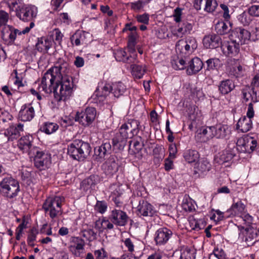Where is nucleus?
Returning a JSON list of instances; mask_svg holds the SVG:
<instances>
[{"label": "nucleus", "mask_w": 259, "mask_h": 259, "mask_svg": "<svg viewBox=\"0 0 259 259\" xmlns=\"http://www.w3.org/2000/svg\"><path fill=\"white\" fill-rule=\"evenodd\" d=\"M68 67V64L63 60L60 59L54 66L49 69L43 75L38 89L39 92L46 94L54 93L56 88V82L59 78V71H65Z\"/></svg>", "instance_id": "obj_1"}, {"label": "nucleus", "mask_w": 259, "mask_h": 259, "mask_svg": "<svg viewBox=\"0 0 259 259\" xmlns=\"http://www.w3.org/2000/svg\"><path fill=\"white\" fill-rule=\"evenodd\" d=\"M139 122L137 120H132L131 122L125 123L120 127L119 132L116 133L112 139L114 148L123 149L126 145L127 139L133 138L139 132Z\"/></svg>", "instance_id": "obj_2"}, {"label": "nucleus", "mask_w": 259, "mask_h": 259, "mask_svg": "<svg viewBox=\"0 0 259 259\" xmlns=\"http://www.w3.org/2000/svg\"><path fill=\"white\" fill-rule=\"evenodd\" d=\"M68 69L65 71H59V78L56 82L54 98L56 101H65L71 96L74 84L71 77L66 75Z\"/></svg>", "instance_id": "obj_3"}, {"label": "nucleus", "mask_w": 259, "mask_h": 259, "mask_svg": "<svg viewBox=\"0 0 259 259\" xmlns=\"http://www.w3.org/2000/svg\"><path fill=\"white\" fill-rule=\"evenodd\" d=\"M91 148L89 143L76 139L68 145L67 153L73 159L83 160L90 154Z\"/></svg>", "instance_id": "obj_4"}, {"label": "nucleus", "mask_w": 259, "mask_h": 259, "mask_svg": "<svg viewBox=\"0 0 259 259\" xmlns=\"http://www.w3.org/2000/svg\"><path fill=\"white\" fill-rule=\"evenodd\" d=\"M20 190L19 182L11 176L5 177L0 181V194L8 199L16 197Z\"/></svg>", "instance_id": "obj_5"}, {"label": "nucleus", "mask_w": 259, "mask_h": 259, "mask_svg": "<svg viewBox=\"0 0 259 259\" xmlns=\"http://www.w3.org/2000/svg\"><path fill=\"white\" fill-rule=\"evenodd\" d=\"M64 198L59 196L50 197L46 199L43 204L42 208L46 214L54 220L57 219L63 213L62 203Z\"/></svg>", "instance_id": "obj_6"}, {"label": "nucleus", "mask_w": 259, "mask_h": 259, "mask_svg": "<svg viewBox=\"0 0 259 259\" xmlns=\"http://www.w3.org/2000/svg\"><path fill=\"white\" fill-rule=\"evenodd\" d=\"M15 15L20 20L24 22H33L36 17L37 8L34 5L24 4L18 5L15 10Z\"/></svg>", "instance_id": "obj_7"}, {"label": "nucleus", "mask_w": 259, "mask_h": 259, "mask_svg": "<svg viewBox=\"0 0 259 259\" xmlns=\"http://www.w3.org/2000/svg\"><path fill=\"white\" fill-rule=\"evenodd\" d=\"M239 232V239L245 246H251L258 241L256 229L254 227H242L237 226Z\"/></svg>", "instance_id": "obj_8"}, {"label": "nucleus", "mask_w": 259, "mask_h": 259, "mask_svg": "<svg viewBox=\"0 0 259 259\" xmlns=\"http://www.w3.org/2000/svg\"><path fill=\"white\" fill-rule=\"evenodd\" d=\"M96 110L94 107H88L84 111L77 112L75 116V120L84 126L90 125L96 116Z\"/></svg>", "instance_id": "obj_9"}, {"label": "nucleus", "mask_w": 259, "mask_h": 259, "mask_svg": "<svg viewBox=\"0 0 259 259\" xmlns=\"http://www.w3.org/2000/svg\"><path fill=\"white\" fill-rule=\"evenodd\" d=\"M236 150L239 152H252L257 146V141L251 136L239 138L236 142Z\"/></svg>", "instance_id": "obj_10"}, {"label": "nucleus", "mask_w": 259, "mask_h": 259, "mask_svg": "<svg viewBox=\"0 0 259 259\" xmlns=\"http://www.w3.org/2000/svg\"><path fill=\"white\" fill-rule=\"evenodd\" d=\"M229 72L236 78L243 76L246 72L242 58H231L228 61Z\"/></svg>", "instance_id": "obj_11"}, {"label": "nucleus", "mask_w": 259, "mask_h": 259, "mask_svg": "<svg viewBox=\"0 0 259 259\" xmlns=\"http://www.w3.org/2000/svg\"><path fill=\"white\" fill-rule=\"evenodd\" d=\"M250 37V33L247 30L238 27L233 30L230 34V40L239 45L247 44Z\"/></svg>", "instance_id": "obj_12"}, {"label": "nucleus", "mask_w": 259, "mask_h": 259, "mask_svg": "<svg viewBox=\"0 0 259 259\" xmlns=\"http://www.w3.org/2000/svg\"><path fill=\"white\" fill-rule=\"evenodd\" d=\"M33 160L35 166L40 170L48 168L51 163L50 155L38 150L36 152Z\"/></svg>", "instance_id": "obj_13"}, {"label": "nucleus", "mask_w": 259, "mask_h": 259, "mask_svg": "<svg viewBox=\"0 0 259 259\" xmlns=\"http://www.w3.org/2000/svg\"><path fill=\"white\" fill-rule=\"evenodd\" d=\"M172 231L166 227L158 229L155 233L154 240L158 246L165 245L172 237Z\"/></svg>", "instance_id": "obj_14"}, {"label": "nucleus", "mask_w": 259, "mask_h": 259, "mask_svg": "<svg viewBox=\"0 0 259 259\" xmlns=\"http://www.w3.org/2000/svg\"><path fill=\"white\" fill-rule=\"evenodd\" d=\"M137 214L140 217H151L156 214L155 208L148 201L141 199L137 207Z\"/></svg>", "instance_id": "obj_15"}, {"label": "nucleus", "mask_w": 259, "mask_h": 259, "mask_svg": "<svg viewBox=\"0 0 259 259\" xmlns=\"http://www.w3.org/2000/svg\"><path fill=\"white\" fill-rule=\"evenodd\" d=\"M109 219L115 225L124 226L127 223L128 217L125 212L114 209L111 211Z\"/></svg>", "instance_id": "obj_16"}, {"label": "nucleus", "mask_w": 259, "mask_h": 259, "mask_svg": "<svg viewBox=\"0 0 259 259\" xmlns=\"http://www.w3.org/2000/svg\"><path fill=\"white\" fill-rule=\"evenodd\" d=\"M70 243L69 250L72 254L76 257L81 256L84 249V241L79 237H72Z\"/></svg>", "instance_id": "obj_17"}, {"label": "nucleus", "mask_w": 259, "mask_h": 259, "mask_svg": "<svg viewBox=\"0 0 259 259\" xmlns=\"http://www.w3.org/2000/svg\"><path fill=\"white\" fill-rule=\"evenodd\" d=\"M131 54L127 55L123 49L117 50L114 53L115 58L117 61H121L126 63H135L137 62V54L135 52L129 50Z\"/></svg>", "instance_id": "obj_18"}, {"label": "nucleus", "mask_w": 259, "mask_h": 259, "mask_svg": "<svg viewBox=\"0 0 259 259\" xmlns=\"http://www.w3.org/2000/svg\"><path fill=\"white\" fill-rule=\"evenodd\" d=\"M35 115L34 107L32 104H25L23 105L19 112L18 118L23 121L31 120Z\"/></svg>", "instance_id": "obj_19"}, {"label": "nucleus", "mask_w": 259, "mask_h": 259, "mask_svg": "<svg viewBox=\"0 0 259 259\" xmlns=\"http://www.w3.org/2000/svg\"><path fill=\"white\" fill-rule=\"evenodd\" d=\"M203 44L206 49H215L222 46V39L220 36L216 34L205 35L203 39Z\"/></svg>", "instance_id": "obj_20"}, {"label": "nucleus", "mask_w": 259, "mask_h": 259, "mask_svg": "<svg viewBox=\"0 0 259 259\" xmlns=\"http://www.w3.org/2000/svg\"><path fill=\"white\" fill-rule=\"evenodd\" d=\"M176 49L183 50L184 48L185 51L188 52H192L197 47V41L196 39L192 37L187 38L186 40L181 39L179 40L176 45Z\"/></svg>", "instance_id": "obj_21"}, {"label": "nucleus", "mask_w": 259, "mask_h": 259, "mask_svg": "<svg viewBox=\"0 0 259 259\" xmlns=\"http://www.w3.org/2000/svg\"><path fill=\"white\" fill-rule=\"evenodd\" d=\"M24 125L22 123H12L5 131L4 135L8 137V140L13 141L20 135V132L23 131Z\"/></svg>", "instance_id": "obj_22"}, {"label": "nucleus", "mask_w": 259, "mask_h": 259, "mask_svg": "<svg viewBox=\"0 0 259 259\" xmlns=\"http://www.w3.org/2000/svg\"><path fill=\"white\" fill-rule=\"evenodd\" d=\"M240 45L233 40L225 42L221 46L223 53L229 57H233L237 55L239 52Z\"/></svg>", "instance_id": "obj_23"}, {"label": "nucleus", "mask_w": 259, "mask_h": 259, "mask_svg": "<svg viewBox=\"0 0 259 259\" xmlns=\"http://www.w3.org/2000/svg\"><path fill=\"white\" fill-rule=\"evenodd\" d=\"M214 137L212 126L202 127L197 131L196 138L200 142L205 143Z\"/></svg>", "instance_id": "obj_24"}, {"label": "nucleus", "mask_w": 259, "mask_h": 259, "mask_svg": "<svg viewBox=\"0 0 259 259\" xmlns=\"http://www.w3.org/2000/svg\"><path fill=\"white\" fill-rule=\"evenodd\" d=\"M102 169L105 175L112 176L118 169V164L113 157H110L102 165Z\"/></svg>", "instance_id": "obj_25"}, {"label": "nucleus", "mask_w": 259, "mask_h": 259, "mask_svg": "<svg viewBox=\"0 0 259 259\" xmlns=\"http://www.w3.org/2000/svg\"><path fill=\"white\" fill-rule=\"evenodd\" d=\"M203 66L202 61L198 57H195L189 61L187 67V73L189 75L195 74L200 71Z\"/></svg>", "instance_id": "obj_26"}, {"label": "nucleus", "mask_w": 259, "mask_h": 259, "mask_svg": "<svg viewBox=\"0 0 259 259\" xmlns=\"http://www.w3.org/2000/svg\"><path fill=\"white\" fill-rule=\"evenodd\" d=\"M33 140L34 138L32 135H26L19 140L18 147L24 152H29L33 146Z\"/></svg>", "instance_id": "obj_27"}, {"label": "nucleus", "mask_w": 259, "mask_h": 259, "mask_svg": "<svg viewBox=\"0 0 259 259\" xmlns=\"http://www.w3.org/2000/svg\"><path fill=\"white\" fill-rule=\"evenodd\" d=\"M34 23L31 22L29 24V26L26 27L23 30L20 31L17 29L15 28L12 26L8 25V28H9V30L10 31V34L9 35V38L11 41H14L17 35H20L21 34H25L28 33L31 29L34 27Z\"/></svg>", "instance_id": "obj_28"}, {"label": "nucleus", "mask_w": 259, "mask_h": 259, "mask_svg": "<svg viewBox=\"0 0 259 259\" xmlns=\"http://www.w3.org/2000/svg\"><path fill=\"white\" fill-rule=\"evenodd\" d=\"M212 129L214 136L217 139H224L230 133L228 126L221 123L213 125Z\"/></svg>", "instance_id": "obj_29"}, {"label": "nucleus", "mask_w": 259, "mask_h": 259, "mask_svg": "<svg viewBox=\"0 0 259 259\" xmlns=\"http://www.w3.org/2000/svg\"><path fill=\"white\" fill-rule=\"evenodd\" d=\"M235 87L233 81L230 79H226L220 81L219 85V91L223 95H225L232 91Z\"/></svg>", "instance_id": "obj_30"}, {"label": "nucleus", "mask_w": 259, "mask_h": 259, "mask_svg": "<svg viewBox=\"0 0 259 259\" xmlns=\"http://www.w3.org/2000/svg\"><path fill=\"white\" fill-rule=\"evenodd\" d=\"M252 127L251 119L244 116L240 118L237 124L236 129L242 133L248 132Z\"/></svg>", "instance_id": "obj_31"}, {"label": "nucleus", "mask_w": 259, "mask_h": 259, "mask_svg": "<svg viewBox=\"0 0 259 259\" xmlns=\"http://www.w3.org/2000/svg\"><path fill=\"white\" fill-rule=\"evenodd\" d=\"M111 151V145L108 141L103 143L100 146L95 148V154L100 158H103L106 154H110Z\"/></svg>", "instance_id": "obj_32"}, {"label": "nucleus", "mask_w": 259, "mask_h": 259, "mask_svg": "<svg viewBox=\"0 0 259 259\" xmlns=\"http://www.w3.org/2000/svg\"><path fill=\"white\" fill-rule=\"evenodd\" d=\"M211 164L206 159H202L195 167V172L198 175H204L211 169Z\"/></svg>", "instance_id": "obj_33"}, {"label": "nucleus", "mask_w": 259, "mask_h": 259, "mask_svg": "<svg viewBox=\"0 0 259 259\" xmlns=\"http://www.w3.org/2000/svg\"><path fill=\"white\" fill-rule=\"evenodd\" d=\"M52 44L50 39L44 37L38 38L36 48L39 52L47 53L52 47Z\"/></svg>", "instance_id": "obj_34"}, {"label": "nucleus", "mask_w": 259, "mask_h": 259, "mask_svg": "<svg viewBox=\"0 0 259 259\" xmlns=\"http://www.w3.org/2000/svg\"><path fill=\"white\" fill-rule=\"evenodd\" d=\"M232 28V24L230 22L221 21H219L215 25V30L218 35H224L229 32Z\"/></svg>", "instance_id": "obj_35"}, {"label": "nucleus", "mask_w": 259, "mask_h": 259, "mask_svg": "<svg viewBox=\"0 0 259 259\" xmlns=\"http://www.w3.org/2000/svg\"><path fill=\"white\" fill-rule=\"evenodd\" d=\"M59 128V125L55 122H46L40 127L39 130L47 135H51L56 132Z\"/></svg>", "instance_id": "obj_36"}, {"label": "nucleus", "mask_w": 259, "mask_h": 259, "mask_svg": "<svg viewBox=\"0 0 259 259\" xmlns=\"http://www.w3.org/2000/svg\"><path fill=\"white\" fill-rule=\"evenodd\" d=\"M183 157L188 163H192L198 161L199 158V154L196 150L189 149L184 152Z\"/></svg>", "instance_id": "obj_37"}, {"label": "nucleus", "mask_w": 259, "mask_h": 259, "mask_svg": "<svg viewBox=\"0 0 259 259\" xmlns=\"http://www.w3.org/2000/svg\"><path fill=\"white\" fill-rule=\"evenodd\" d=\"M245 206L240 200L237 202L234 201L230 208L232 214L239 215V217L245 213Z\"/></svg>", "instance_id": "obj_38"}, {"label": "nucleus", "mask_w": 259, "mask_h": 259, "mask_svg": "<svg viewBox=\"0 0 259 259\" xmlns=\"http://www.w3.org/2000/svg\"><path fill=\"white\" fill-rule=\"evenodd\" d=\"M109 219H103L102 221H97L95 223V228L100 232H102L104 230H111L113 228L114 225Z\"/></svg>", "instance_id": "obj_39"}, {"label": "nucleus", "mask_w": 259, "mask_h": 259, "mask_svg": "<svg viewBox=\"0 0 259 259\" xmlns=\"http://www.w3.org/2000/svg\"><path fill=\"white\" fill-rule=\"evenodd\" d=\"M112 92V84L102 83L96 91V95L100 97H106Z\"/></svg>", "instance_id": "obj_40"}, {"label": "nucleus", "mask_w": 259, "mask_h": 259, "mask_svg": "<svg viewBox=\"0 0 259 259\" xmlns=\"http://www.w3.org/2000/svg\"><path fill=\"white\" fill-rule=\"evenodd\" d=\"M126 88L121 82H115L112 84V94L115 98H118L126 91Z\"/></svg>", "instance_id": "obj_41"}, {"label": "nucleus", "mask_w": 259, "mask_h": 259, "mask_svg": "<svg viewBox=\"0 0 259 259\" xmlns=\"http://www.w3.org/2000/svg\"><path fill=\"white\" fill-rule=\"evenodd\" d=\"M100 181V178L97 175H92L82 182V185H85V188L93 189L96 185Z\"/></svg>", "instance_id": "obj_42"}, {"label": "nucleus", "mask_w": 259, "mask_h": 259, "mask_svg": "<svg viewBox=\"0 0 259 259\" xmlns=\"http://www.w3.org/2000/svg\"><path fill=\"white\" fill-rule=\"evenodd\" d=\"M85 39V32L82 31H77L72 36L70 37L71 42L72 45L75 44L78 46L81 44L83 43Z\"/></svg>", "instance_id": "obj_43"}, {"label": "nucleus", "mask_w": 259, "mask_h": 259, "mask_svg": "<svg viewBox=\"0 0 259 259\" xmlns=\"http://www.w3.org/2000/svg\"><path fill=\"white\" fill-rule=\"evenodd\" d=\"M235 148L233 149H226L220 155V160L222 162H227L231 160L236 155Z\"/></svg>", "instance_id": "obj_44"}, {"label": "nucleus", "mask_w": 259, "mask_h": 259, "mask_svg": "<svg viewBox=\"0 0 259 259\" xmlns=\"http://www.w3.org/2000/svg\"><path fill=\"white\" fill-rule=\"evenodd\" d=\"M182 206L183 208L187 211H192L195 209V202L189 196H184Z\"/></svg>", "instance_id": "obj_45"}, {"label": "nucleus", "mask_w": 259, "mask_h": 259, "mask_svg": "<svg viewBox=\"0 0 259 259\" xmlns=\"http://www.w3.org/2000/svg\"><path fill=\"white\" fill-rule=\"evenodd\" d=\"M131 68L133 76L136 78H141L145 72V67L141 65L132 64Z\"/></svg>", "instance_id": "obj_46"}, {"label": "nucleus", "mask_w": 259, "mask_h": 259, "mask_svg": "<svg viewBox=\"0 0 259 259\" xmlns=\"http://www.w3.org/2000/svg\"><path fill=\"white\" fill-rule=\"evenodd\" d=\"M138 37L137 31H133L128 33V49L129 50L135 52V46L137 43Z\"/></svg>", "instance_id": "obj_47"}, {"label": "nucleus", "mask_w": 259, "mask_h": 259, "mask_svg": "<svg viewBox=\"0 0 259 259\" xmlns=\"http://www.w3.org/2000/svg\"><path fill=\"white\" fill-rule=\"evenodd\" d=\"M220 60L217 58L208 59L206 61L207 67L206 70H214L220 66Z\"/></svg>", "instance_id": "obj_48"}, {"label": "nucleus", "mask_w": 259, "mask_h": 259, "mask_svg": "<svg viewBox=\"0 0 259 259\" xmlns=\"http://www.w3.org/2000/svg\"><path fill=\"white\" fill-rule=\"evenodd\" d=\"M240 219H242V223L239 225L242 227H253L252 226L253 217L248 213H245L242 214L240 216Z\"/></svg>", "instance_id": "obj_49"}, {"label": "nucleus", "mask_w": 259, "mask_h": 259, "mask_svg": "<svg viewBox=\"0 0 259 259\" xmlns=\"http://www.w3.org/2000/svg\"><path fill=\"white\" fill-rule=\"evenodd\" d=\"M218 6L216 0H206V4L203 8V10L207 13H212Z\"/></svg>", "instance_id": "obj_50"}, {"label": "nucleus", "mask_w": 259, "mask_h": 259, "mask_svg": "<svg viewBox=\"0 0 259 259\" xmlns=\"http://www.w3.org/2000/svg\"><path fill=\"white\" fill-rule=\"evenodd\" d=\"M189 224L192 229L197 231L202 229L204 226L203 221L201 219H192L190 220Z\"/></svg>", "instance_id": "obj_51"}, {"label": "nucleus", "mask_w": 259, "mask_h": 259, "mask_svg": "<svg viewBox=\"0 0 259 259\" xmlns=\"http://www.w3.org/2000/svg\"><path fill=\"white\" fill-rule=\"evenodd\" d=\"M81 234L82 237L89 241H92L96 239L97 234L92 229H88L82 231Z\"/></svg>", "instance_id": "obj_52"}, {"label": "nucleus", "mask_w": 259, "mask_h": 259, "mask_svg": "<svg viewBox=\"0 0 259 259\" xmlns=\"http://www.w3.org/2000/svg\"><path fill=\"white\" fill-rule=\"evenodd\" d=\"M238 19L239 22L244 26L248 25L252 21L250 15L245 12H243L239 15Z\"/></svg>", "instance_id": "obj_53"}, {"label": "nucleus", "mask_w": 259, "mask_h": 259, "mask_svg": "<svg viewBox=\"0 0 259 259\" xmlns=\"http://www.w3.org/2000/svg\"><path fill=\"white\" fill-rule=\"evenodd\" d=\"M214 257L217 259H225V254L223 250L221 248H215L210 254L209 259H214Z\"/></svg>", "instance_id": "obj_54"}, {"label": "nucleus", "mask_w": 259, "mask_h": 259, "mask_svg": "<svg viewBox=\"0 0 259 259\" xmlns=\"http://www.w3.org/2000/svg\"><path fill=\"white\" fill-rule=\"evenodd\" d=\"M193 251L188 248H185L181 250L180 259H194Z\"/></svg>", "instance_id": "obj_55"}, {"label": "nucleus", "mask_w": 259, "mask_h": 259, "mask_svg": "<svg viewBox=\"0 0 259 259\" xmlns=\"http://www.w3.org/2000/svg\"><path fill=\"white\" fill-rule=\"evenodd\" d=\"M107 208V203L104 201H98L95 206V209L102 214L106 211Z\"/></svg>", "instance_id": "obj_56"}, {"label": "nucleus", "mask_w": 259, "mask_h": 259, "mask_svg": "<svg viewBox=\"0 0 259 259\" xmlns=\"http://www.w3.org/2000/svg\"><path fill=\"white\" fill-rule=\"evenodd\" d=\"M6 1L10 11H15V9L18 5L22 4L21 3L23 0H6Z\"/></svg>", "instance_id": "obj_57"}, {"label": "nucleus", "mask_w": 259, "mask_h": 259, "mask_svg": "<svg viewBox=\"0 0 259 259\" xmlns=\"http://www.w3.org/2000/svg\"><path fill=\"white\" fill-rule=\"evenodd\" d=\"M198 108L195 105L191 106L188 108V115L190 119L195 120L196 119Z\"/></svg>", "instance_id": "obj_58"}, {"label": "nucleus", "mask_w": 259, "mask_h": 259, "mask_svg": "<svg viewBox=\"0 0 259 259\" xmlns=\"http://www.w3.org/2000/svg\"><path fill=\"white\" fill-rule=\"evenodd\" d=\"M147 3H148V2L147 1L139 0L137 2L131 3V7L132 9H133V10L139 11L142 9L144 6Z\"/></svg>", "instance_id": "obj_59"}, {"label": "nucleus", "mask_w": 259, "mask_h": 259, "mask_svg": "<svg viewBox=\"0 0 259 259\" xmlns=\"http://www.w3.org/2000/svg\"><path fill=\"white\" fill-rule=\"evenodd\" d=\"M94 255L96 259H107V253L103 248L100 249L96 250L94 251Z\"/></svg>", "instance_id": "obj_60"}, {"label": "nucleus", "mask_w": 259, "mask_h": 259, "mask_svg": "<svg viewBox=\"0 0 259 259\" xmlns=\"http://www.w3.org/2000/svg\"><path fill=\"white\" fill-rule=\"evenodd\" d=\"M172 67L175 69L183 70L187 68L186 61L183 59H180L175 63H172Z\"/></svg>", "instance_id": "obj_61"}, {"label": "nucleus", "mask_w": 259, "mask_h": 259, "mask_svg": "<svg viewBox=\"0 0 259 259\" xmlns=\"http://www.w3.org/2000/svg\"><path fill=\"white\" fill-rule=\"evenodd\" d=\"M9 19V15L6 12L0 10V27L6 25Z\"/></svg>", "instance_id": "obj_62"}, {"label": "nucleus", "mask_w": 259, "mask_h": 259, "mask_svg": "<svg viewBox=\"0 0 259 259\" xmlns=\"http://www.w3.org/2000/svg\"><path fill=\"white\" fill-rule=\"evenodd\" d=\"M249 15L254 17H259V5H252L248 10Z\"/></svg>", "instance_id": "obj_63"}, {"label": "nucleus", "mask_w": 259, "mask_h": 259, "mask_svg": "<svg viewBox=\"0 0 259 259\" xmlns=\"http://www.w3.org/2000/svg\"><path fill=\"white\" fill-rule=\"evenodd\" d=\"M169 156L168 157L171 159H175L176 157V154L177 153L178 150L175 144H171L169 146L168 148Z\"/></svg>", "instance_id": "obj_64"}]
</instances>
